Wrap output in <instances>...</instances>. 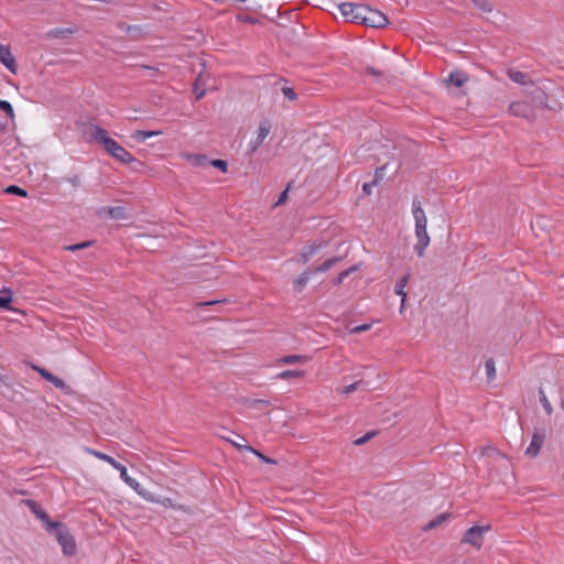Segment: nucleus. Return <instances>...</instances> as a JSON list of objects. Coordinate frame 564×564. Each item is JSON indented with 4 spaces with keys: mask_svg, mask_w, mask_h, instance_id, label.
<instances>
[{
    "mask_svg": "<svg viewBox=\"0 0 564 564\" xmlns=\"http://www.w3.org/2000/svg\"><path fill=\"white\" fill-rule=\"evenodd\" d=\"M13 293L9 289H3L0 291V308L9 310L10 304L12 302Z\"/></svg>",
    "mask_w": 564,
    "mask_h": 564,
    "instance_id": "nucleus-24",
    "label": "nucleus"
},
{
    "mask_svg": "<svg viewBox=\"0 0 564 564\" xmlns=\"http://www.w3.org/2000/svg\"><path fill=\"white\" fill-rule=\"evenodd\" d=\"M543 442H544L543 435L533 434L530 445L525 449V454L531 457L538 456L541 451Z\"/></svg>",
    "mask_w": 564,
    "mask_h": 564,
    "instance_id": "nucleus-16",
    "label": "nucleus"
},
{
    "mask_svg": "<svg viewBox=\"0 0 564 564\" xmlns=\"http://www.w3.org/2000/svg\"><path fill=\"white\" fill-rule=\"evenodd\" d=\"M468 80V75L464 72L456 70L452 72L445 79L447 85H454L455 87H462Z\"/></svg>",
    "mask_w": 564,
    "mask_h": 564,
    "instance_id": "nucleus-18",
    "label": "nucleus"
},
{
    "mask_svg": "<svg viewBox=\"0 0 564 564\" xmlns=\"http://www.w3.org/2000/svg\"><path fill=\"white\" fill-rule=\"evenodd\" d=\"M446 518H447V514H445V513H442V514L437 516L435 519H433L432 521H430L429 523L425 524L424 530L429 531V530L435 529L443 521H445Z\"/></svg>",
    "mask_w": 564,
    "mask_h": 564,
    "instance_id": "nucleus-33",
    "label": "nucleus"
},
{
    "mask_svg": "<svg viewBox=\"0 0 564 564\" xmlns=\"http://www.w3.org/2000/svg\"><path fill=\"white\" fill-rule=\"evenodd\" d=\"M3 192L6 194H10V195H17V196H20V197H28V192L24 188H22V187H20L18 185H14V184L9 185L8 187H6L3 189Z\"/></svg>",
    "mask_w": 564,
    "mask_h": 564,
    "instance_id": "nucleus-30",
    "label": "nucleus"
},
{
    "mask_svg": "<svg viewBox=\"0 0 564 564\" xmlns=\"http://www.w3.org/2000/svg\"><path fill=\"white\" fill-rule=\"evenodd\" d=\"M84 132L89 138V141H95L96 143L102 145L104 150L117 161L123 164H142L116 140L110 138L106 129L99 127L98 124L90 123Z\"/></svg>",
    "mask_w": 564,
    "mask_h": 564,
    "instance_id": "nucleus-1",
    "label": "nucleus"
},
{
    "mask_svg": "<svg viewBox=\"0 0 564 564\" xmlns=\"http://www.w3.org/2000/svg\"><path fill=\"white\" fill-rule=\"evenodd\" d=\"M24 503L30 508L31 512L34 513L39 520L42 521V524L45 530L50 528L51 523L55 522L50 519L47 512L35 500L26 499L24 500Z\"/></svg>",
    "mask_w": 564,
    "mask_h": 564,
    "instance_id": "nucleus-9",
    "label": "nucleus"
},
{
    "mask_svg": "<svg viewBox=\"0 0 564 564\" xmlns=\"http://www.w3.org/2000/svg\"><path fill=\"white\" fill-rule=\"evenodd\" d=\"M7 377L0 375V384H6L7 386Z\"/></svg>",
    "mask_w": 564,
    "mask_h": 564,
    "instance_id": "nucleus-54",
    "label": "nucleus"
},
{
    "mask_svg": "<svg viewBox=\"0 0 564 564\" xmlns=\"http://www.w3.org/2000/svg\"><path fill=\"white\" fill-rule=\"evenodd\" d=\"M87 452L89 454L94 455L95 457L109 463L111 466H115V469L120 471V478L128 486H130L132 489H134L138 494H140V495L142 494L141 485L134 478H132L128 475V470L124 465L117 462L113 457H111L105 453H101V452H98L95 449H89V448H87Z\"/></svg>",
    "mask_w": 564,
    "mask_h": 564,
    "instance_id": "nucleus-4",
    "label": "nucleus"
},
{
    "mask_svg": "<svg viewBox=\"0 0 564 564\" xmlns=\"http://www.w3.org/2000/svg\"><path fill=\"white\" fill-rule=\"evenodd\" d=\"M387 165H382L378 167L375 172V178L371 183H365L362 185V191L366 195H370L372 185L377 184L379 181H381L384 176V170Z\"/></svg>",
    "mask_w": 564,
    "mask_h": 564,
    "instance_id": "nucleus-21",
    "label": "nucleus"
},
{
    "mask_svg": "<svg viewBox=\"0 0 564 564\" xmlns=\"http://www.w3.org/2000/svg\"><path fill=\"white\" fill-rule=\"evenodd\" d=\"M408 491V488L403 486H398L395 489H393V500H404L403 495Z\"/></svg>",
    "mask_w": 564,
    "mask_h": 564,
    "instance_id": "nucleus-41",
    "label": "nucleus"
},
{
    "mask_svg": "<svg viewBox=\"0 0 564 564\" xmlns=\"http://www.w3.org/2000/svg\"><path fill=\"white\" fill-rule=\"evenodd\" d=\"M0 62L12 73H17V63L11 50L7 45L0 44Z\"/></svg>",
    "mask_w": 564,
    "mask_h": 564,
    "instance_id": "nucleus-11",
    "label": "nucleus"
},
{
    "mask_svg": "<svg viewBox=\"0 0 564 564\" xmlns=\"http://www.w3.org/2000/svg\"><path fill=\"white\" fill-rule=\"evenodd\" d=\"M271 128H272V126L268 119H264L263 121L260 122L258 131H257V133H258L257 139L254 141H251L249 144V153H253L258 150V148L262 144L264 139L270 133Z\"/></svg>",
    "mask_w": 564,
    "mask_h": 564,
    "instance_id": "nucleus-8",
    "label": "nucleus"
},
{
    "mask_svg": "<svg viewBox=\"0 0 564 564\" xmlns=\"http://www.w3.org/2000/svg\"><path fill=\"white\" fill-rule=\"evenodd\" d=\"M34 369L40 373V376L43 379H45L46 381L51 382L54 387H56V388H58L61 390L69 389V387L64 382L63 379H61L57 376L53 375L47 369L41 368L39 366H35Z\"/></svg>",
    "mask_w": 564,
    "mask_h": 564,
    "instance_id": "nucleus-10",
    "label": "nucleus"
},
{
    "mask_svg": "<svg viewBox=\"0 0 564 564\" xmlns=\"http://www.w3.org/2000/svg\"><path fill=\"white\" fill-rule=\"evenodd\" d=\"M508 77L519 84V85H522V86H525L528 84H530V79H529V76L525 74V73H522L520 70H516V69H509L508 70Z\"/></svg>",
    "mask_w": 564,
    "mask_h": 564,
    "instance_id": "nucleus-20",
    "label": "nucleus"
},
{
    "mask_svg": "<svg viewBox=\"0 0 564 564\" xmlns=\"http://www.w3.org/2000/svg\"><path fill=\"white\" fill-rule=\"evenodd\" d=\"M64 181L72 184L73 187L77 188L82 186L80 178L77 174H73L70 176L64 177Z\"/></svg>",
    "mask_w": 564,
    "mask_h": 564,
    "instance_id": "nucleus-43",
    "label": "nucleus"
},
{
    "mask_svg": "<svg viewBox=\"0 0 564 564\" xmlns=\"http://www.w3.org/2000/svg\"><path fill=\"white\" fill-rule=\"evenodd\" d=\"M0 110H2L11 119L14 118V110L9 101L0 99Z\"/></svg>",
    "mask_w": 564,
    "mask_h": 564,
    "instance_id": "nucleus-36",
    "label": "nucleus"
},
{
    "mask_svg": "<svg viewBox=\"0 0 564 564\" xmlns=\"http://www.w3.org/2000/svg\"><path fill=\"white\" fill-rule=\"evenodd\" d=\"M93 243H94V241L87 240V241H83L79 243L67 246V247H65V249L68 251H77V250L86 249L87 247L91 246Z\"/></svg>",
    "mask_w": 564,
    "mask_h": 564,
    "instance_id": "nucleus-38",
    "label": "nucleus"
},
{
    "mask_svg": "<svg viewBox=\"0 0 564 564\" xmlns=\"http://www.w3.org/2000/svg\"><path fill=\"white\" fill-rule=\"evenodd\" d=\"M539 395H540V402H541L543 409L545 410L546 414H549V415L552 414L553 408H552L549 399L546 398L543 389L539 390Z\"/></svg>",
    "mask_w": 564,
    "mask_h": 564,
    "instance_id": "nucleus-31",
    "label": "nucleus"
},
{
    "mask_svg": "<svg viewBox=\"0 0 564 564\" xmlns=\"http://www.w3.org/2000/svg\"><path fill=\"white\" fill-rule=\"evenodd\" d=\"M161 134V131L158 130H135L131 138L134 139L138 142H143L145 139L151 138L153 135Z\"/></svg>",
    "mask_w": 564,
    "mask_h": 564,
    "instance_id": "nucleus-23",
    "label": "nucleus"
},
{
    "mask_svg": "<svg viewBox=\"0 0 564 564\" xmlns=\"http://www.w3.org/2000/svg\"><path fill=\"white\" fill-rule=\"evenodd\" d=\"M46 531L55 536L65 555L73 556L76 554L77 549L75 539L65 523L55 521L50 524V528Z\"/></svg>",
    "mask_w": 564,
    "mask_h": 564,
    "instance_id": "nucleus-3",
    "label": "nucleus"
},
{
    "mask_svg": "<svg viewBox=\"0 0 564 564\" xmlns=\"http://www.w3.org/2000/svg\"><path fill=\"white\" fill-rule=\"evenodd\" d=\"M308 360L307 356L304 355H286L280 358L278 361L280 364H296V362H305Z\"/></svg>",
    "mask_w": 564,
    "mask_h": 564,
    "instance_id": "nucleus-25",
    "label": "nucleus"
},
{
    "mask_svg": "<svg viewBox=\"0 0 564 564\" xmlns=\"http://www.w3.org/2000/svg\"><path fill=\"white\" fill-rule=\"evenodd\" d=\"M358 386H359V382H358V381H357V382H354V383H351V384H349V386H346V387L343 389V393H345V394L351 393V392H354V391H356V390H357Z\"/></svg>",
    "mask_w": 564,
    "mask_h": 564,
    "instance_id": "nucleus-49",
    "label": "nucleus"
},
{
    "mask_svg": "<svg viewBox=\"0 0 564 564\" xmlns=\"http://www.w3.org/2000/svg\"><path fill=\"white\" fill-rule=\"evenodd\" d=\"M485 370H486V376H487L488 381H492L496 379L497 371H496V365H495L494 359L486 360Z\"/></svg>",
    "mask_w": 564,
    "mask_h": 564,
    "instance_id": "nucleus-29",
    "label": "nucleus"
},
{
    "mask_svg": "<svg viewBox=\"0 0 564 564\" xmlns=\"http://www.w3.org/2000/svg\"><path fill=\"white\" fill-rule=\"evenodd\" d=\"M341 14L347 18V21L360 23V18H365L367 12L366 6L354 4L350 2H344L339 6Z\"/></svg>",
    "mask_w": 564,
    "mask_h": 564,
    "instance_id": "nucleus-5",
    "label": "nucleus"
},
{
    "mask_svg": "<svg viewBox=\"0 0 564 564\" xmlns=\"http://www.w3.org/2000/svg\"><path fill=\"white\" fill-rule=\"evenodd\" d=\"M237 20L241 22H247L250 24H254L258 20L250 14H238Z\"/></svg>",
    "mask_w": 564,
    "mask_h": 564,
    "instance_id": "nucleus-44",
    "label": "nucleus"
},
{
    "mask_svg": "<svg viewBox=\"0 0 564 564\" xmlns=\"http://www.w3.org/2000/svg\"><path fill=\"white\" fill-rule=\"evenodd\" d=\"M360 24L375 29L384 28L388 25V17L380 11L367 7L365 18H360Z\"/></svg>",
    "mask_w": 564,
    "mask_h": 564,
    "instance_id": "nucleus-6",
    "label": "nucleus"
},
{
    "mask_svg": "<svg viewBox=\"0 0 564 564\" xmlns=\"http://www.w3.org/2000/svg\"><path fill=\"white\" fill-rule=\"evenodd\" d=\"M378 434V431H369L364 436L354 441V444L357 446L364 445L372 440Z\"/></svg>",
    "mask_w": 564,
    "mask_h": 564,
    "instance_id": "nucleus-35",
    "label": "nucleus"
},
{
    "mask_svg": "<svg viewBox=\"0 0 564 564\" xmlns=\"http://www.w3.org/2000/svg\"><path fill=\"white\" fill-rule=\"evenodd\" d=\"M341 259H343L341 257L329 258V259L325 260L322 264H319L317 267H312V271H314V273L326 272L329 269H332L333 267H335L338 262H340Z\"/></svg>",
    "mask_w": 564,
    "mask_h": 564,
    "instance_id": "nucleus-19",
    "label": "nucleus"
},
{
    "mask_svg": "<svg viewBox=\"0 0 564 564\" xmlns=\"http://www.w3.org/2000/svg\"><path fill=\"white\" fill-rule=\"evenodd\" d=\"M561 405H562V408L564 409V401L562 402V404H561Z\"/></svg>",
    "mask_w": 564,
    "mask_h": 564,
    "instance_id": "nucleus-55",
    "label": "nucleus"
},
{
    "mask_svg": "<svg viewBox=\"0 0 564 564\" xmlns=\"http://www.w3.org/2000/svg\"><path fill=\"white\" fill-rule=\"evenodd\" d=\"M348 276V272L341 271L336 278L333 279L332 283L334 285H339L344 282V280Z\"/></svg>",
    "mask_w": 564,
    "mask_h": 564,
    "instance_id": "nucleus-47",
    "label": "nucleus"
},
{
    "mask_svg": "<svg viewBox=\"0 0 564 564\" xmlns=\"http://www.w3.org/2000/svg\"><path fill=\"white\" fill-rule=\"evenodd\" d=\"M243 447H245V451L253 453L261 462H263L265 464H276V460L265 456L263 453L253 448L252 446L245 444Z\"/></svg>",
    "mask_w": 564,
    "mask_h": 564,
    "instance_id": "nucleus-27",
    "label": "nucleus"
},
{
    "mask_svg": "<svg viewBox=\"0 0 564 564\" xmlns=\"http://www.w3.org/2000/svg\"><path fill=\"white\" fill-rule=\"evenodd\" d=\"M291 188V183L288 184L286 188L284 191H282L279 195V198L275 203V206H279V205H282L286 202L288 197H289V189Z\"/></svg>",
    "mask_w": 564,
    "mask_h": 564,
    "instance_id": "nucleus-42",
    "label": "nucleus"
},
{
    "mask_svg": "<svg viewBox=\"0 0 564 564\" xmlns=\"http://www.w3.org/2000/svg\"><path fill=\"white\" fill-rule=\"evenodd\" d=\"M209 165L218 169L223 173H226L228 171V162L223 159H213L208 162Z\"/></svg>",
    "mask_w": 564,
    "mask_h": 564,
    "instance_id": "nucleus-32",
    "label": "nucleus"
},
{
    "mask_svg": "<svg viewBox=\"0 0 564 564\" xmlns=\"http://www.w3.org/2000/svg\"><path fill=\"white\" fill-rule=\"evenodd\" d=\"M224 438H225L226 441L230 442V443H231L236 448H238V449H240V451L245 449V447H243L245 445L239 444V442H234V441H231V440H229V438H226V437H224Z\"/></svg>",
    "mask_w": 564,
    "mask_h": 564,
    "instance_id": "nucleus-52",
    "label": "nucleus"
},
{
    "mask_svg": "<svg viewBox=\"0 0 564 564\" xmlns=\"http://www.w3.org/2000/svg\"><path fill=\"white\" fill-rule=\"evenodd\" d=\"M74 33L70 28H55L51 30L47 35L53 39H66Z\"/></svg>",
    "mask_w": 564,
    "mask_h": 564,
    "instance_id": "nucleus-22",
    "label": "nucleus"
},
{
    "mask_svg": "<svg viewBox=\"0 0 564 564\" xmlns=\"http://www.w3.org/2000/svg\"><path fill=\"white\" fill-rule=\"evenodd\" d=\"M305 376L304 370H284L276 375V378L289 380L292 378H303Z\"/></svg>",
    "mask_w": 564,
    "mask_h": 564,
    "instance_id": "nucleus-26",
    "label": "nucleus"
},
{
    "mask_svg": "<svg viewBox=\"0 0 564 564\" xmlns=\"http://www.w3.org/2000/svg\"><path fill=\"white\" fill-rule=\"evenodd\" d=\"M489 531L487 525H475L467 530L464 542L469 543L476 547H480L482 543V535Z\"/></svg>",
    "mask_w": 564,
    "mask_h": 564,
    "instance_id": "nucleus-7",
    "label": "nucleus"
},
{
    "mask_svg": "<svg viewBox=\"0 0 564 564\" xmlns=\"http://www.w3.org/2000/svg\"><path fill=\"white\" fill-rule=\"evenodd\" d=\"M310 259H311V256L305 250H303V252L301 253V256L297 259V262L302 263V264H306L310 261Z\"/></svg>",
    "mask_w": 564,
    "mask_h": 564,
    "instance_id": "nucleus-50",
    "label": "nucleus"
},
{
    "mask_svg": "<svg viewBox=\"0 0 564 564\" xmlns=\"http://www.w3.org/2000/svg\"><path fill=\"white\" fill-rule=\"evenodd\" d=\"M404 143V150L402 149L400 153H393V159L400 160V166L408 163L410 159L415 154L416 152V145L411 141H403Z\"/></svg>",
    "mask_w": 564,
    "mask_h": 564,
    "instance_id": "nucleus-12",
    "label": "nucleus"
},
{
    "mask_svg": "<svg viewBox=\"0 0 564 564\" xmlns=\"http://www.w3.org/2000/svg\"><path fill=\"white\" fill-rule=\"evenodd\" d=\"M412 214L415 220V237L417 239V242L414 246V250L419 257H423L431 239L427 234V218L417 197L413 198Z\"/></svg>",
    "mask_w": 564,
    "mask_h": 564,
    "instance_id": "nucleus-2",
    "label": "nucleus"
},
{
    "mask_svg": "<svg viewBox=\"0 0 564 564\" xmlns=\"http://www.w3.org/2000/svg\"><path fill=\"white\" fill-rule=\"evenodd\" d=\"M365 73L367 75H370V76H375V77H382L383 76V73L372 66H367L365 68Z\"/></svg>",
    "mask_w": 564,
    "mask_h": 564,
    "instance_id": "nucleus-45",
    "label": "nucleus"
},
{
    "mask_svg": "<svg viewBox=\"0 0 564 564\" xmlns=\"http://www.w3.org/2000/svg\"><path fill=\"white\" fill-rule=\"evenodd\" d=\"M209 161L210 160H208V158L205 154H196L193 158V164L195 166L206 165V164H208Z\"/></svg>",
    "mask_w": 564,
    "mask_h": 564,
    "instance_id": "nucleus-39",
    "label": "nucleus"
},
{
    "mask_svg": "<svg viewBox=\"0 0 564 564\" xmlns=\"http://www.w3.org/2000/svg\"><path fill=\"white\" fill-rule=\"evenodd\" d=\"M326 246L325 241H315L310 246H306L304 250L312 257L314 256L318 250L324 248Z\"/></svg>",
    "mask_w": 564,
    "mask_h": 564,
    "instance_id": "nucleus-34",
    "label": "nucleus"
},
{
    "mask_svg": "<svg viewBox=\"0 0 564 564\" xmlns=\"http://www.w3.org/2000/svg\"><path fill=\"white\" fill-rule=\"evenodd\" d=\"M282 94L291 101H294L297 99V94L292 87H283Z\"/></svg>",
    "mask_w": 564,
    "mask_h": 564,
    "instance_id": "nucleus-40",
    "label": "nucleus"
},
{
    "mask_svg": "<svg viewBox=\"0 0 564 564\" xmlns=\"http://www.w3.org/2000/svg\"><path fill=\"white\" fill-rule=\"evenodd\" d=\"M409 280H410V273H406L400 280H398L394 285V293L401 297L400 312H402L404 308V303H405V299H406V292L404 289L408 285Z\"/></svg>",
    "mask_w": 564,
    "mask_h": 564,
    "instance_id": "nucleus-15",
    "label": "nucleus"
},
{
    "mask_svg": "<svg viewBox=\"0 0 564 564\" xmlns=\"http://www.w3.org/2000/svg\"><path fill=\"white\" fill-rule=\"evenodd\" d=\"M475 3L481 8L484 11H490L491 8L489 6V3L485 2V1H481V2H478V1H475Z\"/></svg>",
    "mask_w": 564,
    "mask_h": 564,
    "instance_id": "nucleus-51",
    "label": "nucleus"
},
{
    "mask_svg": "<svg viewBox=\"0 0 564 564\" xmlns=\"http://www.w3.org/2000/svg\"><path fill=\"white\" fill-rule=\"evenodd\" d=\"M97 214L99 216L102 215V214H106L110 218L118 219V220L127 219L128 218L127 209L123 206H106V207H101L97 212Z\"/></svg>",
    "mask_w": 564,
    "mask_h": 564,
    "instance_id": "nucleus-13",
    "label": "nucleus"
},
{
    "mask_svg": "<svg viewBox=\"0 0 564 564\" xmlns=\"http://www.w3.org/2000/svg\"><path fill=\"white\" fill-rule=\"evenodd\" d=\"M228 300L227 299H221V300H212V301H206V302H198L196 304V306H210V305H216V304H219V303H227Z\"/></svg>",
    "mask_w": 564,
    "mask_h": 564,
    "instance_id": "nucleus-46",
    "label": "nucleus"
},
{
    "mask_svg": "<svg viewBox=\"0 0 564 564\" xmlns=\"http://www.w3.org/2000/svg\"><path fill=\"white\" fill-rule=\"evenodd\" d=\"M509 110L517 117H523L529 119L532 116V108L528 102L514 101L510 105Z\"/></svg>",
    "mask_w": 564,
    "mask_h": 564,
    "instance_id": "nucleus-14",
    "label": "nucleus"
},
{
    "mask_svg": "<svg viewBox=\"0 0 564 564\" xmlns=\"http://www.w3.org/2000/svg\"><path fill=\"white\" fill-rule=\"evenodd\" d=\"M358 270H359V265L355 264V265H351L350 268H348L347 270H344V271L348 272V276H349L351 273H354V272H356Z\"/></svg>",
    "mask_w": 564,
    "mask_h": 564,
    "instance_id": "nucleus-53",
    "label": "nucleus"
},
{
    "mask_svg": "<svg viewBox=\"0 0 564 564\" xmlns=\"http://www.w3.org/2000/svg\"><path fill=\"white\" fill-rule=\"evenodd\" d=\"M245 404L250 409H263L271 404L269 400L264 399H250L245 402Z\"/></svg>",
    "mask_w": 564,
    "mask_h": 564,
    "instance_id": "nucleus-28",
    "label": "nucleus"
},
{
    "mask_svg": "<svg viewBox=\"0 0 564 564\" xmlns=\"http://www.w3.org/2000/svg\"><path fill=\"white\" fill-rule=\"evenodd\" d=\"M369 328H370V324H361V325L354 327L350 332L355 333V334H359V333L368 330Z\"/></svg>",
    "mask_w": 564,
    "mask_h": 564,
    "instance_id": "nucleus-48",
    "label": "nucleus"
},
{
    "mask_svg": "<svg viewBox=\"0 0 564 564\" xmlns=\"http://www.w3.org/2000/svg\"><path fill=\"white\" fill-rule=\"evenodd\" d=\"M312 274H315L314 271H312V267L307 268L304 272H302L299 275V278L293 281L294 292L301 293L304 290Z\"/></svg>",
    "mask_w": 564,
    "mask_h": 564,
    "instance_id": "nucleus-17",
    "label": "nucleus"
},
{
    "mask_svg": "<svg viewBox=\"0 0 564 564\" xmlns=\"http://www.w3.org/2000/svg\"><path fill=\"white\" fill-rule=\"evenodd\" d=\"M193 93L195 94L196 100H200L205 96V89L199 83V77L193 84Z\"/></svg>",
    "mask_w": 564,
    "mask_h": 564,
    "instance_id": "nucleus-37",
    "label": "nucleus"
}]
</instances>
